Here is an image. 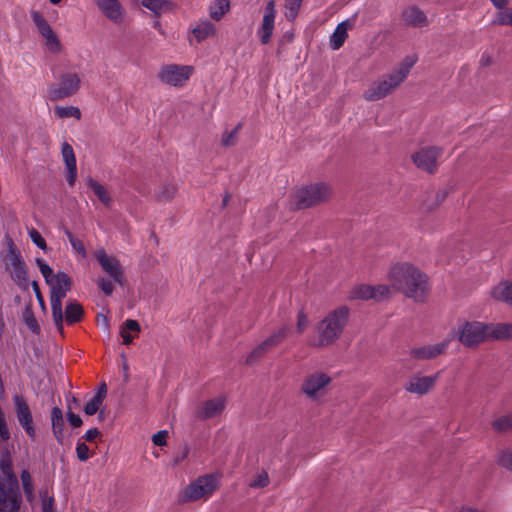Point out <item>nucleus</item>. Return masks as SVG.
Listing matches in <instances>:
<instances>
[{
  "label": "nucleus",
  "instance_id": "1",
  "mask_svg": "<svg viewBox=\"0 0 512 512\" xmlns=\"http://www.w3.org/2000/svg\"><path fill=\"white\" fill-rule=\"evenodd\" d=\"M388 279L391 287L416 301H422L427 293V277L414 265L403 262L391 267Z\"/></svg>",
  "mask_w": 512,
  "mask_h": 512
},
{
  "label": "nucleus",
  "instance_id": "2",
  "mask_svg": "<svg viewBox=\"0 0 512 512\" xmlns=\"http://www.w3.org/2000/svg\"><path fill=\"white\" fill-rule=\"evenodd\" d=\"M415 62L413 57H406L393 72L373 82L364 92V98L377 101L391 94L407 78Z\"/></svg>",
  "mask_w": 512,
  "mask_h": 512
},
{
  "label": "nucleus",
  "instance_id": "3",
  "mask_svg": "<svg viewBox=\"0 0 512 512\" xmlns=\"http://www.w3.org/2000/svg\"><path fill=\"white\" fill-rule=\"evenodd\" d=\"M349 316L350 310L347 306L330 311L317 325V338L313 345L324 347L334 343L341 336Z\"/></svg>",
  "mask_w": 512,
  "mask_h": 512
},
{
  "label": "nucleus",
  "instance_id": "4",
  "mask_svg": "<svg viewBox=\"0 0 512 512\" xmlns=\"http://www.w3.org/2000/svg\"><path fill=\"white\" fill-rule=\"evenodd\" d=\"M48 285L51 287L50 304L53 321L58 332L63 334L62 300L71 289V278L64 272H58Z\"/></svg>",
  "mask_w": 512,
  "mask_h": 512
},
{
  "label": "nucleus",
  "instance_id": "5",
  "mask_svg": "<svg viewBox=\"0 0 512 512\" xmlns=\"http://www.w3.org/2000/svg\"><path fill=\"white\" fill-rule=\"evenodd\" d=\"M331 188L325 183H315L299 188L293 195V207L296 209L308 208L328 200Z\"/></svg>",
  "mask_w": 512,
  "mask_h": 512
},
{
  "label": "nucleus",
  "instance_id": "6",
  "mask_svg": "<svg viewBox=\"0 0 512 512\" xmlns=\"http://www.w3.org/2000/svg\"><path fill=\"white\" fill-rule=\"evenodd\" d=\"M219 488V478L214 474H206L198 477L183 490L185 501L207 500Z\"/></svg>",
  "mask_w": 512,
  "mask_h": 512
},
{
  "label": "nucleus",
  "instance_id": "7",
  "mask_svg": "<svg viewBox=\"0 0 512 512\" xmlns=\"http://www.w3.org/2000/svg\"><path fill=\"white\" fill-rule=\"evenodd\" d=\"M331 377L322 371H314L305 376L301 384V392L312 401H319L328 392Z\"/></svg>",
  "mask_w": 512,
  "mask_h": 512
},
{
  "label": "nucleus",
  "instance_id": "8",
  "mask_svg": "<svg viewBox=\"0 0 512 512\" xmlns=\"http://www.w3.org/2000/svg\"><path fill=\"white\" fill-rule=\"evenodd\" d=\"M31 19L37 28L39 35L44 40V46L52 54H60L64 50L58 35L53 30L48 21L38 11L31 12Z\"/></svg>",
  "mask_w": 512,
  "mask_h": 512
},
{
  "label": "nucleus",
  "instance_id": "9",
  "mask_svg": "<svg viewBox=\"0 0 512 512\" xmlns=\"http://www.w3.org/2000/svg\"><path fill=\"white\" fill-rule=\"evenodd\" d=\"M490 325L473 321L464 323L458 333V340L466 347H476L490 338Z\"/></svg>",
  "mask_w": 512,
  "mask_h": 512
},
{
  "label": "nucleus",
  "instance_id": "10",
  "mask_svg": "<svg viewBox=\"0 0 512 512\" xmlns=\"http://www.w3.org/2000/svg\"><path fill=\"white\" fill-rule=\"evenodd\" d=\"M81 85V77L76 72H65L59 78L57 85L48 89L49 98L53 101L70 97L76 94Z\"/></svg>",
  "mask_w": 512,
  "mask_h": 512
},
{
  "label": "nucleus",
  "instance_id": "11",
  "mask_svg": "<svg viewBox=\"0 0 512 512\" xmlns=\"http://www.w3.org/2000/svg\"><path fill=\"white\" fill-rule=\"evenodd\" d=\"M193 73V67L187 65L168 64L161 67L158 79L167 85L183 87Z\"/></svg>",
  "mask_w": 512,
  "mask_h": 512
},
{
  "label": "nucleus",
  "instance_id": "12",
  "mask_svg": "<svg viewBox=\"0 0 512 512\" xmlns=\"http://www.w3.org/2000/svg\"><path fill=\"white\" fill-rule=\"evenodd\" d=\"M440 376V372L434 375L424 376L420 373L412 375L404 384V389L419 396L428 394L436 385Z\"/></svg>",
  "mask_w": 512,
  "mask_h": 512
},
{
  "label": "nucleus",
  "instance_id": "13",
  "mask_svg": "<svg viewBox=\"0 0 512 512\" xmlns=\"http://www.w3.org/2000/svg\"><path fill=\"white\" fill-rule=\"evenodd\" d=\"M390 295V289L387 285H357L351 291L349 298L351 300H370L381 301L388 298Z\"/></svg>",
  "mask_w": 512,
  "mask_h": 512
},
{
  "label": "nucleus",
  "instance_id": "14",
  "mask_svg": "<svg viewBox=\"0 0 512 512\" xmlns=\"http://www.w3.org/2000/svg\"><path fill=\"white\" fill-rule=\"evenodd\" d=\"M450 342L451 338L448 337L439 343L413 347L409 352L410 358L417 361L435 359L446 352Z\"/></svg>",
  "mask_w": 512,
  "mask_h": 512
},
{
  "label": "nucleus",
  "instance_id": "15",
  "mask_svg": "<svg viewBox=\"0 0 512 512\" xmlns=\"http://www.w3.org/2000/svg\"><path fill=\"white\" fill-rule=\"evenodd\" d=\"M442 151L437 147H425L413 154L414 164L421 170L433 173L437 168V160Z\"/></svg>",
  "mask_w": 512,
  "mask_h": 512
},
{
  "label": "nucleus",
  "instance_id": "16",
  "mask_svg": "<svg viewBox=\"0 0 512 512\" xmlns=\"http://www.w3.org/2000/svg\"><path fill=\"white\" fill-rule=\"evenodd\" d=\"M13 402L15 405L16 416L20 425L29 437L34 438L36 431L33 426V417L28 403L22 396L19 395H15L13 397Z\"/></svg>",
  "mask_w": 512,
  "mask_h": 512
},
{
  "label": "nucleus",
  "instance_id": "17",
  "mask_svg": "<svg viewBox=\"0 0 512 512\" xmlns=\"http://www.w3.org/2000/svg\"><path fill=\"white\" fill-rule=\"evenodd\" d=\"M95 257L102 269L112 278L115 283L123 284V270L119 261L109 256L103 249L95 252Z\"/></svg>",
  "mask_w": 512,
  "mask_h": 512
},
{
  "label": "nucleus",
  "instance_id": "18",
  "mask_svg": "<svg viewBox=\"0 0 512 512\" xmlns=\"http://www.w3.org/2000/svg\"><path fill=\"white\" fill-rule=\"evenodd\" d=\"M96 4L103 15L114 24L124 21L125 9L119 0H96Z\"/></svg>",
  "mask_w": 512,
  "mask_h": 512
},
{
  "label": "nucleus",
  "instance_id": "19",
  "mask_svg": "<svg viewBox=\"0 0 512 512\" xmlns=\"http://www.w3.org/2000/svg\"><path fill=\"white\" fill-rule=\"evenodd\" d=\"M275 17V2L270 0L265 7L262 25L258 30V35L263 44H267L270 41L274 30Z\"/></svg>",
  "mask_w": 512,
  "mask_h": 512
},
{
  "label": "nucleus",
  "instance_id": "20",
  "mask_svg": "<svg viewBox=\"0 0 512 512\" xmlns=\"http://www.w3.org/2000/svg\"><path fill=\"white\" fill-rule=\"evenodd\" d=\"M61 154L67 169V182L70 186H73L77 179V166L72 146L69 143L64 142L61 146Z\"/></svg>",
  "mask_w": 512,
  "mask_h": 512
},
{
  "label": "nucleus",
  "instance_id": "21",
  "mask_svg": "<svg viewBox=\"0 0 512 512\" xmlns=\"http://www.w3.org/2000/svg\"><path fill=\"white\" fill-rule=\"evenodd\" d=\"M225 397H216L205 401L198 411V416L202 419L214 418L222 413L225 409Z\"/></svg>",
  "mask_w": 512,
  "mask_h": 512
},
{
  "label": "nucleus",
  "instance_id": "22",
  "mask_svg": "<svg viewBox=\"0 0 512 512\" xmlns=\"http://www.w3.org/2000/svg\"><path fill=\"white\" fill-rule=\"evenodd\" d=\"M404 22L413 27H424L428 25L425 13L416 6H409L402 11Z\"/></svg>",
  "mask_w": 512,
  "mask_h": 512
},
{
  "label": "nucleus",
  "instance_id": "23",
  "mask_svg": "<svg viewBox=\"0 0 512 512\" xmlns=\"http://www.w3.org/2000/svg\"><path fill=\"white\" fill-rule=\"evenodd\" d=\"M83 308L75 300H70L63 313V322L65 321L68 325L80 322L83 318Z\"/></svg>",
  "mask_w": 512,
  "mask_h": 512
},
{
  "label": "nucleus",
  "instance_id": "24",
  "mask_svg": "<svg viewBox=\"0 0 512 512\" xmlns=\"http://www.w3.org/2000/svg\"><path fill=\"white\" fill-rule=\"evenodd\" d=\"M495 300L505 302L512 306V282H501L491 290Z\"/></svg>",
  "mask_w": 512,
  "mask_h": 512
},
{
  "label": "nucleus",
  "instance_id": "25",
  "mask_svg": "<svg viewBox=\"0 0 512 512\" xmlns=\"http://www.w3.org/2000/svg\"><path fill=\"white\" fill-rule=\"evenodd\" d=\"M88 187L93 191V193L97 196L99 201L106 207H110L112 204V197L108 191V189L103 186L98 181L88 178L87 179Z\"/></svg>",
  "mask_w": 512,
  "mask_h": 512
},
{
  "label": "nucleus",
  "instance_id": "26",
  "mask_svg": "<svg viewBox=\"0 0 512 512\" xmlns=\"http://www.w3.org/2000/svg\"><path fill=\"white\" fill-rule=\"evenodd\" d=\"M348 21H343L337 25L335 31L330 37V47L333 50H338L344 44L348 33Z\"/></svg>",
  "mask_w": 512,
  "mask_h": 512
},
{
  "label": "nucleus",
  "instance_id": "27",
  "mask_svg": "<svg viewBox=\"0 0 512 512\" xmlns=\"http://www.w3.org/2000/svg\"><path fill=\"white\" fill-rule=\"evenodd\" d=\"M52 429L56 439L59 442L63 440L64 430V419L62 410L58 407H54L51 411Z\"/></svg>",
  "mask_w": 512,
  "mask_h": 512
},
{
  "label": "nucleus",
  "instance_id": "28",
  "mask_svg": "<svg viewBox=\"0 0 512 512\" xmlns=\"http://www.w3.org/2000/svg\"><path fill=\"white\" fill-rule=\"evenodd\" d=\"M131 332L139 333L140 325L136 320L127 319L120 330V335L123 338V344L130 345L133 342Z\"/></svg>",
  "mask_w": 512,
  "mask_h": 512
},
{
  "label": "nucleus",
  "instance_id": "29",
  "mask_svg": "<svg viewBox=\"0 0 512 512\" xmlns=\"http://www.w3.org/2000/svg\"><path fill=\"white\" fill-rule=\"evenodd\" d=\"M192 33L201 42L215 34V26L209 21H202L192 29Z\"/></svg>",
  "mask_w": 512,
  "mask_h": 512
},
{
  "label": "nucleus",
  "instance_id": "30",
  "mask_svg": "<svg viewBox=\"0 0 512 512\" xmlns=\"http://www.w3.org/2000/svg\"><path fill=\"white\" fill-rule=\"evenodd\" d=\"M490 338L493 339H509L512 337V323H501L490 325Z\"/></svg>",
  "mask_w": 512,
  "mask_h": 512
},
{
  "label": "nucleus",
  "instance_id": "31",
  "mask_svg": "<svg viewBox=\"0 0 512 512\" xmlns=\"http://www.w3.org/2000/svg\"><path fill=\"white\" fill-rule=\"evenodd\" d=\"M11 278L22 289L28 288V273L24 262L9 271Z\"/></svg>",
  "mask_w": 512,
  "mask_h": 512
},
{
  "label": "nucleus",
  "instance_id": "32",
  "mask_svg": "<svg viewBox=\"0 0 512 512\" xmlns=\"http://www.w3.org/2000/svg\"><path fill=\"white\" fill-rule=\"evenodd\" d=\"M23 491L25 497L29 503L34 502L35 493H34V485L32 482V477L28 470H23L20 475Z\"/></svg>",
  "mask_w": 512,
  "mask_h": 512
},
{
  "label": "nucleus",
  "instance_id": "33",
  "mask_svg": "<svg viewBox=\"0 0 512 512\" xmlns=\"http://www.w3.org/2000/svg\"><path fill=\"white\" fill-rule=\"evenodd\" d=\"M230 8L229 0H215L210 6V17L214 20H220Z\"/></svg>",
  "mask_w": 512,
  "mask_h": 512
},
{
  "label": "nucleus",
  "instance_id": "34",
  "mask_svg": "<svg viewBox=\"0 0 512 512\" xmlns=\"http://www.w3.org/2000/svg\"><path fill=\"white\" fill-rule=\"evenodd\" d=\"M142 6L160 15L170 9V3L164 0H142Z\"/></svg>",
  "mask_w": 512,
  "mask_h": 512
},
{
  "label": "nucleus",
  "instance_id": "35",
  "mask_svg": "<svg viewBox=\"0 0 512 512\" xmlns=\"http://www.w3.org/2000/svg\"><path fill=\"white\" fill-rule=\"evenodd\" d=\"M492 23L495 25L512 26V6L498 9Z\"/></svg>",
  "mask_w": 512,
  "mask_h": 512
},
{
  "label": "nucleus",
  "instance_id": "36",
  "mask_svg": "<svg viewBox=\"0 0 512 512\" xmlns=\"http://www.w3.org/2000/svg\"><path fill=\"white\" fill-rule=\"evenodd\" d=\"M492 428L497 432L512 430V414L501 416L492 422Z\"/></svg>",
  "mask_w": 512,
  "mask_h": 512
},
{
  "label": "nucleus",
  "instance_id": "37",
  "mask_svg": "<svg viewBox=\"0 0 512 512\" xmlns=\"http://www.w3.org/2000/svg\"><path fill=\"white\" fill-rule=\"evenodd\" d=\"M55 114L59 118H76L80 119L81 111L78 107L75 106H57L55 107Z\"/></svg>",
  "mask_w": 512,
  "mask_h": 512
},
{
  "label": "nucleus",
  "instance_id": "38",
  "mask_svg": "<svg viewBox=\"0 0 512 512\" xmlns=\"http://www.w3.org/2000/svg\"><path fill=\"white\" fill-rule=\"evenodd\" d=\"M288 332H289V326L288 325H283L277 331L272 333L267 338V341L274 348V347L278 346L287 337Z\"/></svg>",
  "mask_w": 512,
  "mask_h": 512
},
{
  "label": "nucleus",
  "instance_id": "39",
  "mask_svg": "<svg viewBox=\"0 0 512 512\" xmlns=\"http://www.w3.org/2000/svg\"><path fill=\"white\" fill-rule=\"evenodd\" d=\"M39 496L41 498L42 504V512H55L54 511V498L49 494L47 488H42L39 491Z\"/></svg>",
  "mask_w": 512,
  "mask_h": 512
},
{
  "label": "nucleus",
  "instance_id": "40",
  "mask_svg": "<svg viewBox=\"0 0 512 512\" xmlns=\"http://www.w3.org/2000/svg\"><path fill=\"white\" fill-rule=\"evenodd\" d=\"M497 463L501 467L512 471V447L506 448L498 453Z\"/></svg>",
  "mask_w": 512,
  "mask_h": 512
},
{
  "label": "nucleus",
  "instance_id": "41",
  "mask_svg": "<svg viewBox=\"0 0 512 512\" xmlns=\"http://www.w3.org/2000/svg\"><path fill=\"white\" fill-rule=\"evenodd\" d=\"M21 263H23L21 255L16 251L13 245L10 246L7 259L5 261L7 271H10L11 269L17 267Z\"/></svg>",
  "mask_w": 512,
  "mask_h": 512
},
{
  "label": "nucleus",
  "instance_id": "42",
  "mask_svg": "<svg viewBox=\"0 0 512 512\" xmlns=\"http://www.w3.org/2000/svg\"><path fill=\"white\" fill-rule=\"evenodd\" d=\"M303 0H285V16L288 20H294L298 15Z\"/></svg>",
  "mask_w": 512,
  "mask_h": 512
},
{
  "label": "nucleus",
  "instance_id": "43",
  "mask_svg": "<svg viewBox=\"0 0 512 512\" xmlns=\"http://www.w3.org/2000/svg\"><path fill=\"white\" fill-rule=\"evenodd\" d=\"M177 187L173 184H166L160 187L159 191L157 192V198L160 201H170L173 199L175 193H176Z\"/></svg>",
  "mask_w": 512,
  "mask_h": 512
},
{
  "label": "nucleus",
  "instance_id": "44",
  "mask_svg": "<svg viewBox=\"0 0 512 512\" xmlns=\"http://www.w3.org/2000/svg\"><path fill=\"white\" fill-rule=\"evenodd\" d=\"M36 263L46 283L49 284L56 274L53 273L52 268L43 259L37 258Z\"/></svg>",
  "mask_w": 512,
  "mask_h": 512
},
{
  "label": "nucleus",
  "instance_id": "45",
  "mask_svg": "<svg viewBox=\"0 0 512 512\" xmlns=\"http://www.w3.org/2000/svg\"><path fill=\"white\" fill-rule=\"evenodd\" d=\"M269 476L266 471L257 473L250 481L249 486L251 488H264L269 484Z\"/></svg>",
  "mask_w": 512,
  "mask_h": 512
},
{
  "label": "nucleus",
  "instance_id": "46",
  "mask_svg": "<svg viewBox=\"0 0 512 512\" xmlns=\"http://www.w3.org/2000/svg\"><path fill=\"white\" fill-rule=\"evenodd\" d=\"M28 235L31 239V241L41 250L46 251L47 250V244L45 239L41 236V234L34 228H31L28 230Z\"/></svg>",
  "mask_w": 512,
  "mask_h": 512
},
{
  "label": "nucleus",
  "instance_id": "47",
  "mask_svg": "<svg viewBox=\"0 0 512 512\" xmlns=\"http://www.w3.org/2000/svg\"><path fill=\"white\" fill-rule=\"evenodd\" d=\"M266 350L259 344L257 347H255L247 356L245 362L246 364H253L257 360H259L261 357H263L266 354Z\"/></svg>",
  "mask_w": 512,
  "mask_h": 512
},
{
  "label": "nucleus",
  "instance_id": "48",
  "mask_svg": "<svg viewBox=\"0 0 512 512\" xmlns=\"http://www.w3.org/2000/svg\"><path fill=\"white\" fill-rule=\"evenodd\" d=\"M23 319H24V322L26 323V325L28 326V328L32 332H37L38 331L39 326L37 324V321H36L32 311L29 308H27L25 310V312L23 313Z\"/></svg>",
  "mask_w": 512,
  "mask_h": 512
},
{
  "label": "nucleus",
  "instance_id": "49",
  "mask_svg": "<svg viewBox=\"0 0 512 512\" xmlns=\"http://www.w3.org/2000/svg\"><path fill=\"white\" fill-rule=\"evenodd\" d=\"M103 401H101L99 398L93 396V398L85 405L84 412L92 416L94 415L102 405Z\"/></svg>",
  "mask_w": 512,
  "mask_h": 512
},
{
  "label": "nucleus",
  "instance_id": "50",
  "mask_svg": "<svg viewBox=\"0 0 512 512\" xmlns=\"http://www.w3.org/2000/svg\"><path fill=\"white\" fill-rule=\"evenodd\" d=\"M240 126H241L240 124L237 125L231 132L226 133V134L223 135V137H222L223 145L231 146V145H233L235 143L236 136H237V133H238V131L240 129Z\"/></svg>",
  "mask_w": 512,
  "mask_h": 512
},
{
  "label": "nucleus",
  "instance_id": "51",
  "mask_svg": "<svg viewBox=\"0 0 512 512\" xmlns=\"http://www.w3.org/2000/svg\"><path fill=\"white\" fill-rule=\"evenodd\" d=\"M76 453H77V457L80 461H86L90 457L89 448L85 443H80V442L77 443Z\"/></svg>",
  "mask_w": 512,
  "mask_h": 512
},
{
  "label": "nucleus",
  "instance_id": "52",
  "mask_svg": "<svg viewBox=\"0 0 512 512\" xmlns=\"http://www.w3.org/2000/svg\"><path fill=\"white\" fill-rule=\"evenodd\" d=\"M167 437H168V432L166 430H160L156 434L153 435L152 442L156 446H164V445H166Z\"/></svg>",
  "mask_w": 512,
  "mask_h": 512
},
{
  "label": "nucleus",
  "instance_id": "53",
  "mask_svg": "<svg viewBox=\"0 0 512 512\" xmlns=\"http://www.w3.org/2000/svg\"><path fill=\"white\" fill-rule=\"evenodd\" d=\"M309 325V320L307 316L303 312H299L298 319H297V332L303 333Z\"/></svg>",
  "mask_w": 512,
  "mask_h": 512
},
{
  "label": "nucleus",
  "instance_id": "54",
  "mask_svg": "<svg viewBox=\"0 0 512 512\" xmlns=\"http://www.w3.org/2000/svg\"><path fill=\"white\" fill-rule=\"evenodd\" d=\"M97 284L99 288L103 291L105 295H111L113 292V285L112 283L105 279V278H99L97 281Z\"/></svg>",
  "mask_w": 512,
  "mask_h": 512
},
{
  "label": "nucleus",
  "instance_id": "55",
  "mask_svg": "<svg viewBox=\"0 0 512 512\" xmlns=\"http://www.w3.org/2000/svg\"><path fill=\"white\" fill-rule=\"evenodd\" d=\"M72 408L70 404H68V413H67V419L70 423V425L74 426V427H80L82 425V420L81 418L74 414L72 412Z\"/></svg>",
  "mask_w": 512,
  "mask_h": 512
},
{
  "label": "nucleus",
  "instance_id": "56",
  "mask_svg": "<svg viewBox=\"0 0 512 512\" xmlns=\"http://www.w3.org/2000/svg\"><path fill=\"white\" fill-rule=\"evenodd\" d=\"M71 246L73 247V249L78 252L79 254H81L82 256H85L86 255V250L84 248V245L82 243L81 240L79 239H75V240H72L71 242Z\"/></svg>",
  "mask_w": 512,
  "mask_h": 512
},
{
  "label": "nucleus",
  "instance_id": "57",
  "mask_svg": "<svg viewBox=\"0 0 512 512\" xmlns=\"http://www.w3.org/2000/svg\"><path fill=\"white\" fill-rule=\"evenodd\" d=\"M0 435L3 439L9 438V431L6 426V421L4 415L0 416Z\"/></svg>",
  "mask_w": 512,
  "mask_h": 512
},
{
  "label": "nucleus",
  "instance_id": "58",
  "mask_svg": "<svg viewBox=\"0 0 512 512\" xmlns=\"http://www.w3.org/2000/svg\"><path fill=\"white\" fill-rule=\"evenodd\" d=\"M97 322L99 325L102 326V328L106 331V332H109V329H110V324H109V319L107 318V316L103 315V314H99L97 316Z\"/></svg>",
  "mask_w": 512,
  "mask_h": 512
},
{
  "label": "nucleus",
  "instance_id": "59",
  "mask_svg": "<svg viewBox=\"0 0 512 512\" xmlns=\"http://www.w3.org/2000/svg\"><path fill=\"white\" fill-rule=\"evenodd\" d=\"M100 434L99 430L97 428H94V429H89L83 436V438L86 440V441H93L96 437H98V435Z\"/></svg>",
  "mask_w": 512,
  "mask_h": 512
},
{
  "label": "nucleus",
  "instance_id": "60",
  "mask_svg": "<svg viewBox=\"0 0 512 512\" xmlns=\"http://www.w3.org/2000/svg\"><path fill=\"white\" fill-rule=\"evenodd\" d=\"M107 394V388L106 384L102 383L97 391V393L94 395L95 397L99 398L101 401H104Z\"/></svg>",
  "mask_w": 512,
  "mask_h": 512
},
{
  "label": "nucleus",
  "instance_id": "61",
  "mask_svg": "<svg viewBox=\"0 0 512 512\" xmlns=\"http://www.w3.org/2000/svg\"><path fill=\"white\" fill-rule=\"evenodd\" d=\"M31 285H32V288H33V290H34V292H35V295H36V297H37L38 301H39V302H40V304L43 306V305H44V301H43V298H42V295H41V292H40V289H39L38 283H37L36 281H33V282L31 283Z\"/></svg>",
  "mask_w": 512,
  "mask_h": 512
},
{
  "label": "nucleus",
  "instance_id": "62",
  "mask_svg": "<svg viewBox=\"0 0 512 512\" xmlns=\"http://www.w3.org/2000/svg\"><path fill=\"white\" fill-rule=\"evenodd\" d=\"M493 6L497 9H502L507 6L511 0H490Z\"/></svg>",
  "mask_w": 512,
  "mask_h": 512
},
{
  "label": "nucleus",
  "instance_id": "63",
  "mask_svg": "<svg viewBox=\"0 0 512 512\" xmlns=\"http://www.w3.org/2000/svg\"><path fill=\"white\" fill-rule=\"evenodd\" d=\"M188 455V448L185 447L184 451L180 456H176L174 458V465H178L182 460H184Z\"/></svg>",
  "mask_w": 512,
  "mask_h": 512
},
{
  "label": "nucleus",
  "instance_id": "64",
  "mask_svg": "<svg viewBox=\"0 0 512 512\" xmlns=\"http://www.w3.org/2000/svg\"><path fill=\"white\" fill-rule=\"evenodd\" d=\"M261 346L266 350V352H268L269 350H271L273 347L272 345L269 344V342L267 341V339H265L263 342L260 343Z\"/></svg>",
  "mask_w": 512,
  "mask_h": 512
}]
</instances>
